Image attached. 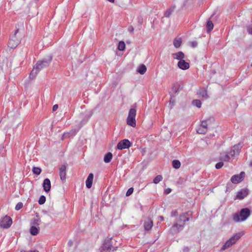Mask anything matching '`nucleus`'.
I'll return each instance as SVG.
<instances>
[{"label":"nucleus","instance_id":"nucleus-22","mask_svg":"<svg viewBox=\"0 0 252 252\" xmlns=\"http://www.w3.org/2000/svg\"><path fill=\"white\" fill-rule=\"evenodd\" d=\"M153 226V221L150 219H149L145 221L144 224V226L146 230H149L152 228Z\"/></svg>","mask_w":252,"mask_h":252},{"label":"nucleus","instance_id":"nucleus-36","mask_svg":"<svg viewBox=\"0 0 252 252\" xmlns=\"http://www.w3.org/2000/svg\"><path fill=\"white\" fill-rule=\"evenodd\" d=\"M162 180V177L160 175L157 176L154 179L153 182L157 184Z\"/></svg>","mask_w":252,"mask_h":252},{"label":"nucleus","instance_id":"nucleus-25","mask_svg":"<svg viewBox=\"0 0 252 252\" xmlns=\"http://www.w3.org/2000/svg\"><path fill=\"white\" fill-rule=\"evenodd\" d=\"M198 94L204 99H207L208 97L207 91L205 89H200L199 91Z\"/></svg>","mask_w":252,"mask_h":252},{"label":"nucleus","instance_id":"nucleus-16","mask_svg":"<svg viewBox=\"0 0 252 252\" xmlns=\"http://www.w3.org/2000/svg\"><path fill=\"white\" fill-rule=\"evenodd\" d=\"M51 182L50 180L48 178L44 179L43 183L44 190L46 192H48L51 189Z\"/></svg>","mask_w":252,"mask_h":252},{"label":"nucleus","instance_id":"nucleus-11","mask_svg":"<svg viewBox=\"0 0 252 252\" xmlns=\"http://www.w3.org/2000/svg\"><path fill=\"white\" fill-rule=\"evenodd\" d=\"M66 166L64 165H62L59 169V175L60 178L63 182H64L66 179Z\"/></svg>","mask_w":252,"mask_h":252},{"label":"nucleus","instance_id":"nucleus-55","mask_svg":"<svg viewBox=\"0 0 252 252\" xmlns=\"http://www.w3.org/2000/svg\"><path fill=\"white\" fill-rule=\"evenodd\" d=\"M114 250H116V249L112 250V251L113 252Z\"/></svg>","mask_w":252,"mask_h":252},{"label":"nucleus","instance_id":"nucleus-21","mask_svg":"<svg viewBox=\"0 0 252 252\" xmlns=\"http://www.w3.org/2000/svg\"><path fill=\"white\" fill-rule=\"evenodd\" d=\"M93 179L94 174L93 173L89 174L86 181V185L87 188L90 189L92 187Z\"/></svg>","mask_w":252,"mask_h":252},{"label":"nucleus","instance_id":"nucleus-18","mask_svg":"<svg viewBox=\"0 0 252 252\" xmlns=\"http://www.w3.org/2000/svg\"><path fill=\"white\" fill-rule=\"evenodd\" d=\"M231 157L229 153H222L220 154V159L226 162H229L231 158Z\"/></svg>","mask_w":252,"mask_h":252},{"label":"nucleus","instance_id":"nucleus-20","mask_svg":"<svg viewBox=\"0 0 252 252\" xmlns=\"http://www.w3.org/2000/svg\"><path fill=\"white\" fill-rule=\"evenodd\" d=\"M172 56L174 59L179 60V61L184 60L185 58V54L181 51L173 54Z\"/></svg>","mask_w":252,"mask_h":252},{"label":"nucleus","instance_id":"nucleus-30","mask_svg":"<svg viewBox=\"0 0 252 252\" xmlns=\"http://www.w3.org/2000/svg\"><path fill=\"white\" fill-rule=\"evenodd\" d=\"M172 166L175 169H178L181 166V163L178 160H174L172 161Z\"/></svg>","mask_w":252,"mask_h":252},{"label":"nucleus","instance_id":"nucleus-50","mask_svg":"<svg viewBox=\"0 0 252 252\" xmlns=\"http://www.w3.org/2000/svg\"><path fill=\"white\" fill-rule=\"evenodd\" d=\"M72 244H73V242H72V241H69L68 242V245H69L70 246H72Z\"/></svg>","mask_w":252,"mask_h":252},{"label":"nucleus","instance_id":"nucleus-54","mask_svg":"<svg viewBox=\"0 0 252 252\" xmlns=\"http://www.w3.org/2000/svg\"><path fill=\"white\" fill-rule=\"evenodd\" d=\"M249 32H250L251 34H252V32L249 31Z\"/></svg>","mask_w":252,"mask_h":252},{"label":"nucleus","instance_id":"nucleus-45","mask_svg":"<svg viewBox=\"0 0 252 252\" xmlns=\"http://www.w3.org/2000/svg\"><path fill=\"white\" fill-rule=\"evenodd\" d=\"M58 108V105L57 104H55L53 106V111H55Z\"/></svg>","mask_w":252,"mask_h":252},{"label":"nucleus","instance_id":"nucleus-15","mask_svg":"<svg viewBox=\"0 0 252 252\" xmlns=\"http://www.w3.org/2000/svg\"><path fill=\"white\" fill-rule=\"evenodd\" d=\"M178 67L182 70H187L189 67V63L184 60L179 61L177 63Z\"/></svg>","mask_w":252,"mask_h":252},{"label":"nucleus","instance_id":"nucleus-8","mask_svg":"<svg viewBox=\"0 0 252 252\" xmlns=\"http://www.w3.org/2000/svg\"><path fill=\"white\" fill-rule=\"evenodd\" d=\"M130 142L127 139L120 141L117 144V148L119 150L127 149L130 146Z\"/></svg>","mask_w":252,"mask_h":252},{"label":"nucleus","instance_id":"nucleus-33","mask_svg":"<svg viewBox=\"0 0 252 252\" xmlns=\"http://www.w3.org/2000/svg\"><path fill=\"white\" fill-rule=\"evenodd\" d=\"M192 104L198 108H200L202 105L201 101L198 99H194L192 100Z\"/></svg>","mask_w":252,"mask_h":252},{"label":"nucleus","instance_id":"nucleus-44","mask_svg":"<svg viewBox=\"0 0 252 252\" xmlns=\"http://www.w3.org/2000/svg\"><path fill=\"white\" fill-rule=\"evenodd\" d=\"M128 31L130 32H133V31H134V28L132 26H130L128 27Z\"/></svg>","mask_w":252,"mask_h":252},{"label":"nucleus","instance_id":"nucleus-34","mask_svg":"<svg viewBox=\"0 0 252 252\" xmlns=\"http://www.w3.org/2000/svg\"><path fill=\"white\" fill-rule=\"evenodd\" d=\"M207 130L206 129H204V128L201 126L197 129V132L199 134H205L207 132Z\"/></svg>","mask_w":252,"mask_h":252},{"label":"nucleus","instance_id":"nucleus-41","mask_svg":"<svg viewBox=\"0 0 252 252\" xmlns=\"http://www.w3.org/2000/svg\"><path fill=\"white\" fill-rule=\"evenodd\" d=\"M133 192V188H129L126 193V196H128L129 195H130Z\"/></svg>","mask_w":252,"mask_h":252},{"label":"nucleus","instance_id":"nucleus-6","mask_svg":"<svg viewBox=\"0 0 252 252\" xmlns=\"http://www.w3.org/2000/svg\"><path fill=\"white\" fill-rule=\"evenodd\" d=\"M11 218L7 216L4 217L0 221V226L4 228H9L12 224Z\"/></svg>","mask_w":252,"mask_h":252},{"label":"nucleus","instance_id":"nucleus-13","mask_svg":"<svg viewBox=\"0 0 252 252\" xmlns=\"http://www.w3.org/2000/svg\"><path fill=\"white\" fill-rule=\"evenodd\" d=\"M248 194V190L247 189H242L237 192L235 199H243Z\"/></svg>","mask_w":252,"mask_h":252},{"label":"nucleus","instance_id":"nucleus-42","mask_svg":"<svg viewBox=\"0 0 252 252\" xmlns=\"http://www.w3.org/2000/svg\"><path fill=\"white\" fill-rule=\"evenodd\" d=\"M173 11V9H170L169 10L166 11L164 14V15L166 17H169L172 11Z\"/></svg>","mask_w":252,"mask_h":252},{"label":"nucleus","instance_id":"nucleus-12","mask_svg":"<svg viewBox=\"0 0 252 252\" xmlns=\"http://www.w3.org/2000/svg\"><path fill=\"white\" fill-rule=\"evenodd\" d=\"M187 214H183L180 216L179 219L176 223L182 224L184 226L185 222L189 220V218L187 217Z\"/></svg>","mask_w":252,"mask_h":252},{"label":"nucleus","instance_id":"nucleus-38","mask_svg":"<svg viewBox=\"0 0 252 252\" xmlns=\"http://www.w3.org/2000/svg\"><path fill=\"white\" fill-rule=\"evenodd\" d=\"M171 95V98L170 100V105H171L170 108H172L173 107V106L175 105V100L173 99V97H174L175 96V95Z\"/></svg>","mask_w":252,"mask_h":252},{"label":"nucleus","instance_id":"nucleus-24","mask_svg":"<svg viewBox=\"0 0 252 252\" xmlns=\"http://www.w3.org/2000/svg\"><path fill=\"white\" fill-rule=\"evenodd\" d=\"M147 70L146 66L142 64H141L137 69V71L141 74H144Z\"/></svg>","mask_w":252,"mask_h":252},{"label":"nucleus","instance_id":"nucleus-48","mask_svg":"<svg viewBox=\"0 0 252 252\" xmlns=\"http://www.w3.org/2000/svg\"><path fill=\"white\" fill-rule=\"evenodd\" d=\"M177 215V212H176V211L174 212V213H172V215H171L172 217H175Z\"/></svg>","mask_w":252,"mask_h":252},{"label":"nucleus","instance_id":"nucleus-5","mask_svg":"<svg viewBox=\"0 0 252 252\" xmlns=\"http://www.w3.org/2000/svg\"><path fill=\"white\" fill-rule=\"evenodd\" d=\"M19 32V29H17L14 34L11 36L10 40L8 42V46L11 48H14L19 44L20 39L16 36Z\"/></svg>","mask_w":252,"mask_h":252},{"label":"nucleus","instance_id":"nucleus-49","mask_svg":"<svg viewBox=\"0 0 252 252\" xmlns=\"http://www.w3.org/2000/svg\"><path fill=\"white\" fill-rule=\"evenodd\" d=\"M158 219L160 221H162L164 220V218L162 216H159Z\"/></svg>","mask_w":252,"mask_h":252},{"label":"nucleus","instance_id":"nucleus-37","mask_svg":"<svg viewBox=\"0 0 252 252\" xmlns=\"http://www.w3.org/2000/svg\"><path fill=\"white\" fill-rule=\"evenodd\" d=\"M46 201V197L44 195L40 196L39 200H38V203L40 205L43 204Z\"/></svg>","mask_w":252,"mask_h":252},{"label":"nucleus","instance_id":"nucleus-39","mask_svg":"<svg viewBox=\"0 0 252 252\" xmlns=\"http://www.w3.org/2000/svg\"><path fill=\"white\" fill-rule=\"evenodd\" d=\"M23 206V204L22 202H19L17 204L15 207V209L16 210H19L21 209Z\"/></svg>","mask_w":252,"mask_h":252},{"label":"nucleus","instance_id":"nucleus-47","mask_svg":"<svg viewBox=\"0 0 252 252\" xmlns=\"http://www.w3.org/2000/svg\"><path fill=\"white\" fill-rule=\"evenodd\" d=\"M189 249L188 247H186L184 249V252H189Z\"/></svg>","mask_w":252,"mask_h":252},{"label":"nucleus","instance_id":"nucleus-4","mask_svg":"<svg viewBox=\"0 0 252 252\" xmlns=\"http://www.w3.org/2000/svg\"><path fill=\"white\" fill-rule=\"evenodd\" d=\"M136 110L134 108H131L128 113V115L127 118L126 123L127 124L132 127L136 126L135 116Z\"/></svg>","mask_w":252,"mask_h":252},{"label":"nucleus","instance_id":"nucleus-7","mask_svg":"<svg viewBox=\"0 0 252 252\" xmlns=\"http://www.w3.org/2000/svg\"><path fill=\"white\" fill-rule=\"evenodd\" d=\"M245 176V173L241 172L239 174L234 175L231 178V181L233 184H238L243 180Z\"/></svg>","mask_w":252,"mask_h":252},{"label":"nucleus","instance_id":"nucleus-43","mask_svg":"<svg viewBox=\"0 0 252 252\" xmlns=\"http://www.w3.org/2000/svg\"><path fill=\"white\" fill-rule=\"evenodd\" d=\"M190 46L192 48H195L197 46V42L196 41H193L189 42Z\"/></svg>","mask_w":252,"mask_h":252},{"label":"nucleus","instance_id":"nucleus-40","mask_svg":"<svg viewBox=\"0 0 252 252\" xmlns=\"http://www.w3.org/2000/svg\"><path fill=\"white\" fill-rule=\"evenodd\" d=\"M223 165V163L222 161L219 162L217 163L215 167L216 169H220L221 167H222Z\"/></svg>","mask_w":252,"mask_h":252},{"label":"nucleus","instance_id":"nucleus-53","mask_svg":"<svg viewBox=\"0 0 252 252\" xmlns=\"http://www.w3.org/2000/svg\"><path fill=\"white\" fill-rule=\"evenodd\" d=\"M250 166H252V161H251L250 163Z\"/></svg>","mask_w":252,"mask_h":252},{"label":"nucleus","instance_id":"nucleus-1","mask_svg":"<svg viewBox=\"0 0 252 252\" xmlns=\"http://www.w3.org/2000/svg\"><path fill=\"white\" fill-rule=\"evenodd\" d=\"M52 59V58L50 57L48 59H43L38 61L35 65L33 66V68L30 74V78L31 79H34L40 70L49 65Z\"/></svg>","mask_w":252,"mask_h":252},{"label":"nucleus","instance_id":"nucleus-10","mask_svg":"<svg viewBox=\"0 0 252 252\" xmlns=\"http://www.w3.org/2000/svg\"><path fill=\"white\" fill-rule=\"evenodd\" d=\"M183 89V86L179 83H175L173 84L171 88V95H176L180 90Z\"/></svg>","mask_w":252,"mask_h":252},{"label":"nucleus","instance_id":"nucleus-9","mask_svg":"<svg viewBox=\"0 0 252 252\" xmlns=\"http://www.w3.org/2000/svg\"><path fill=\"white\" fill-rule=\"evenodd\" d=\"M241 147L242 146L240 143L234 145L232 147L231 150L229 153L231 158H233L235 156L239 154Z\"/></svg>","mask_w":252,"mask_h":252},{"label":"nucleus","instance_id":"nucleus-26","mask_svg":"<svg viewBox=\"0 0 252 252\" xmlns=\"http://www.w3.org/2000/svg\"><path fill=\"white\" fill-rule=\"evenodd\" d=\"M30 233L32 235H36L39 233V227L35 226H31Z\"/></svg>","mask_w":252,"mask_h":252},{"label":"nucleus","instance_id":"nucleus-2","mask_svg":"<svg viewBox=\"0 0 252 252\" xmlns=\"http://www.w3.org/2000/svg\"><path fill=\"white\" fill-rule=\"evenodd\" d=\"M250 215L251 210L248 208H243L239 213L233 215V220L236 222L243 221L246 220Z\"/></svg>","mask_w":252,"mask_h":252},{"label":"nucleus","instance_id":"nucleus-56","mask_svg":"<svg viewBox=\"0 0 252 252\" xmlns=\"http://www.w3.org/2000/svg\"><path fill=\"white\" fill-rule=\"evenodd\" d=\"M251 66H252V64H251Z\"/></svg>","mask_w":252,"mask_h":252},{"label":"nucleus","instance_id":"nucleus-19","mask_svg":"<svg viewBox=\"0 0 252 252\" xmlns=\"http://www.w3.org/2000/svg\"><path fill=\"white\" fill-rule=\"evenodd\" d=\"M113 248L112 246L107 242H105L102 246L100 248V252L103 251L110 252Z\"/></svg>","mask_w":252,"mask_h":252},{"label":"nucleus","instance_id":"nucleus-23","mask_svg":"<svg viewBox=\"0 0 252 252\" xmlns=\"http://www.w3.org/2000/svg\"><path fill=\"white\" fill-rule=\"evenodd\" d=\"M182 40L180 37H176L173 41V45L176 48H178L180 47Z\"/></svg>","mask_w":252,"mask_h":252},{"label":"nucleus","instance_id":"nucleus-3","mask_svg":"<svg viewBox=\"0 0 252 252\" xmlns=\"http://www.w3.org/2000/svg\"><path fill=\"white\" fill-rule=\"evenodd\" d=\"M244 232L241 231L233 235L228 240H227L221 248L220 251L222 252L226 249L230 248L233 245L235 244L240 238L243 236Z\"/></svg>","mask_w":252,"mask_h":252},{"label":"nucleus","instance_id":"nucleus-31","mask_svg":"<svg viewBox=\"0 0 252 252\" xmlns=\"http://www.w3.org/2000/svg\"><path fill=\"white\" fill-rule=\"evenodd\" d=\"M37 217V219H34L31 222V224L32 225V226H35L36 227H38L39 224V221L40 220V219L38 218V216H36Z\"/></svg>","mask_w":252,"mask_h":252},{"label":"nucleus","instance_id":"nucleus-17","mask_svg":"<svg viewBox=\"0 0 252 252\" xmlns=\"http://www.w3.org/2000/svg\"><path fill=\"white\" fill-rule=\"evenodd\" d=\"M214 122L213 118H209L206 120L202 121L201 122V126L208 130V126L210 125L212 123Z\"/></svg>","mask_w":252,"mask_h":252},{"label":"nucleus","instance_id":"nucleus-32","mask_svg":"<svg viewBox=\"0 0 252 252\" xmlns=\"http://www.w3.org/2000/svg\"><path fill=\"white\" fill-rule=\"evenodd\" d=\"M125 48H126V44H125V42L123 41H120L119 43V44H118V50L120 51H124V50H125Z\"/></svg>","mask_w":252,"mask_h":252},{"label":"nucleus","instance_id":"nucleus-14","mask_svg":"<svg viewBox=\"0 0 252 252\" xmlns=\"http://www.w3.org/2000/svg\"><path fill=\"white\" fill-rule=\"evenodd\" d=\"M184 228V226L182 224H179V223H175L171 229V231L173 234L179 233Z\"/></svg>","mask_w":252,"mask_h":252},{"label":"nucleus","instance_id":"nucleus-35","mask_svg":"<svg viewBox=\"0 0 252 252\" xmlns=\"http://www.w3.org/2000/svg\"><path fill=\"white\" fill-rule=\"evenodd\" d=\"M32 171L34 174L38 175L40 174L41 169L37 167H33Z\"/></svg>","mask_w":252,"mask_h":252},{"label":"nucleus","instance_id":"nucleus-28","mask_svg":"<svg viewBox=\"0 0 252 252\" xmlns=\"http://www.w3.org/2000/svg\"><path fill=\"white\" fill-rule=\"evenodd\" d=\"M112 158V154L111 153H107L104 158V161L105 163H109L110 162Z\"/></svg>","mask_w":252,"mask_h":252},{"label":"nucleus","instance_id":"nucleus-29","mask_svg":"<svg viewBox=\"0 0 252 252\" xmlns=\"http://www.w3.org/2000/svg\"><path fill=\"white\" fill-rule=\"evenodd\" d=\"M206 28L208 32H210L211 30H213L214 28V25L211 21H208L206 25Z\"/></svg>","mask_w":252,"mask_h":252},{"label":"nucleus","instance_id":"nucleus-52","mask_svg":"<svg viewBox=\"0 0 252 252\" xmlns=\"http://www.w3.org/2000/svg\"><path fill=\"white\" fill-rule=\"evenodd\" d=\"M21 252H30V251H22Z\"/></svg>","mask_w":252,"mask_h":252},{"label":"nucleus","instance_id":"nucleus-46","mask_svg":"<svg viewBox=\"0 0 252 252\" xmlns=\"http://www.w3.org/2000/svg\"><path fill=\"white\" fill-rule=\"evenodd\" d=\"M171 189H170L168 188L165 190V192L166 194H168L171 192Z\"/></svg>","mask_w":252,"mask_h":252},{"label":"nucleus","instance_id":"nucleus-51","mask_svg":"<svg viewBox=\"0 0 252 252\" xmlns=\"http://www.w3.org/2000/svg\"><path fill=\"white\" fill-rule=\"evenodd\" d=\"M30 252H39L37 250H31V251H30Z\"/></svg>","mask_w":252,"mask_h":252},{"label":"nucleus","instance_id":"nucleus-27","mask_svg":"<svg viewBox=\"0 0 252 252\" xmlns=\"http://www.w3.org/2000/svg\"><path fill=\"white\" fill-rule=\"evenodd\" d=\"M76 133V130L72 129L69 132L64 133L63 135L62 139H63L65 138L69 137L70 136L75 135Z\"/></svg>","mask_w":252,"mask_h":252}]
</instances>
